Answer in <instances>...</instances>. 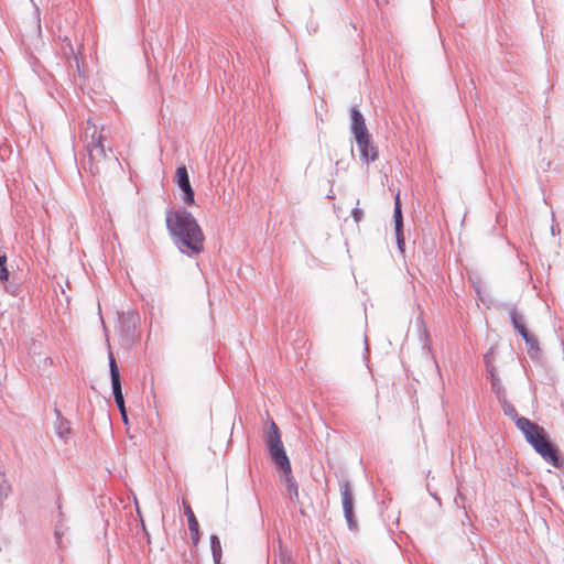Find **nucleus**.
Returning a JSON list of instances; mask_svg holds the SVG:
<instances>
[{
  "mask_svg": "<svg viewBox=\"0 0 564 564\" xmlns=\"http://www.w3.org/2000/svg\"><path fill=\"white\" fill-rule=\"evenodd\" d=\"M505 415L514 421L516 426L522 432L525 441L532 448L550 465L561 468L564 465L557 446L551 441L545 429L538 423L518 414L516 406L510 403L506 395L499 399Z\"/></svg>",
  "mask_w": 564,
  "mask_h": 564,
  "instance_id": "obj_1",
  "label": "nucleus"
},
{
  "mask_svg": "<svg viewBox=\"0 0 564 564\" xmlns=\"http://www.w3.org/2000/svg\"><path fill=\"white\" fill-rule=\"evenodd\" d=\"M166 226L175 242L183 247H202L204 236L195 218L186 210L169 212Z\"/></svg>",
  "mask_w": 564,
  "mask_h": 564,
  "instance_id": "obj_2",
  "label": "nucleus"
},
{
  "mask_svg": "<svg viewBox=\"0 0 564 564\" xmlns=\"http://www.w3.org/2000/svg\"><path fill=\"white\" fill-rule=\"evenodd\" d=\"M265 442L272 462L283 473H291V463L284 449L281 432L278 425L271 421L265 432Z\"/></svg>",
  "mask_w": 564,
  "mask_h": 564,
  "instance_id": "obj_3",
  "label": "nucleus"
},
{
  "mask_svg": "<svg viewBox=\"0 0 564 564\" xmlns=\"http://www.w3.org/2000/svg\"><path fill=\"white\" fill-rule=\"evenodd\" d=\"M88 127L85 130L87 141L86 149L90 161V172L99 173L98 164L107 159L106 148L104 145V137L97 131L96 126L90 127V120L87 121Z\"/></svg>",
  "mask_w": 564,
  "mask_h": 564,
  "instance_id": "obj_4",
  "label": "nucleus"
},
{
  "mask_svg": "<svg viewBox=\"0 0 564 564\" xmlns=\"http://www.w3.org/2000/svg\"><path fill=\"white\" fill-rule=\"evenodd\" d=\"M338 485L341 496L344 517L346 519L347 525L349 530H356L358 524L354 514L355 496L351 484L348 479L343 478L338 481Z\"/></svg>",
  "mask_w": 564,
  "mask_h": 564,
  "instance_id": "obj_5",
  "label": "nucleus"
},
{
  "mask_svg": "<svg viewBox=\"0 0 564 564\" xmlns=\"http://www.w3.org/2000/svg\"><path fill=\"white\" fill-rule=\"evenodd\" d=\"M140 324V316L134 311H128L119 314V328L121 336L129 343H132L138 337V327Z\"/></svg>",
  "mask_w": 564,
  "mask_h": 564,
  "instance_id": "obj_6",
  "label": "nucleus"
},
{
  "mask_svg": "<svg viewBox=\"0 0 564 564\" xmlns=\"http://www.w3.org/2000/svg\"><path fill=\"white\" fill-rule=\"evenodd\" d=\"M175 182L183 193V200L186 205H193L194 191L192 188L186 166H178L175 174Z\"/></svg>",
  "mask_w": 564,
  "mask_h": 564,
  "instance_id": "obj_7",
  "label": "nucleus"
},
{
  "mask_svg": "<svg viewBox=\"0 0 564 564\" xmlns=\"http://www.w3.org/2000/svg\"><path fill=\"white\" fill-rule=\"evenodd\" d=\"M108 360H109V372H110L113 399L115 400L119 399V401H120L123 398L122 387H121V376H120V371H119L117 361H116L112 352H109Z\"/></svg>",
  "mask_w": 564,
  "mask_h": 564,
  "instance_id": "obj_8",
  "label": "nucleus"
},
{
  "mask_svg": "<svg viewBox=\"0 0 564 564\" xmlns=\"http://www.w3.org/2000/svg\"><path fill=\"white\" fill-rule=\"evenodd\" d=\"M356 143L360 152V160L362 162L370 163L378 159V150L370 142V135L356 139Z\"/></svg>",
  "mask_w": 564,
  "mask_h": 564,
  "instance_id": "obj_9",
  "label": "nucleus"
},
{
  "mask_svg": "<svg viewBox=\"0 0 564 564\" xmlns=\"http://www.w3.org/2000/svg\"><path fill=\"white\" fill-rule=\"evenodd\" d=\"M351 132L356 139L370 135L366 127L365 118L357 107L350 109Z\"/></svg>",
  "mask_w": 564,
  "mask_h": 564,
  "instance_id": "obj_10",
  "label": "nucleus"
},
{
  "mask_svg": "<svg viewBox=\"0 0 564 564\" xmlns=\"http://www.w3.org/2000/svg\"><path fill=\"white\" fill-rule=\"evenodd\" d=\"M54 414L56 416L54 422L55 433L61 440L66 441L72 432L70 422L62 415L57 408L54 409Z\"/></svg>",
  "mask_w": 564,
  "mask_h": 564,
  "instance_id": "obj_11",
  "label": "nucleus"
},
{
  "mask_svg": "<svg viewBox=\"0 0 564 564\" xmlns=\"http://www.w3.org/2000/svg\"><path fill=\"white\" fill-rule=\"evenodd\" d=\"M185 516L188 522V530L194 545H197L199 541V524L189 505L185 506Z\"/></svg>",
  "mask_w": 564,
  "mask_h": 564,
  "instance_id": "obj_12",
  "label": "nucleus"
},
{
  "mask_svg": "<svg viewBox=\"0 0 564 564\" xmlns=\"http://www.w3.org/2000/svg\"><path fill=\"white\" fill-rule=\"evenodd\" d=\"M510 322H511L512 326L514 327V329H517L520 335L528 332V328L525 326L524 316L520 312H518L516 308H512L510 311Z\"/></svg>",
  "mask_w": 564,
  "mask_h": 564,
  "instance_id": "obj_13",
  "label": "nucleus"
},
{
  "mask_svg": "<svg viewBox=\"0 0 564 564\" xmlns=\"http://www.w3.org/2000/svg\"><path fill=\"white\" fill-rule=\"evenodd\" d=\"M488 373L490 376V381H491V390L494 393L497 394L498 399H500L501 395L505 394V388L502 386V382L501 380L499 379V377L497 376V370L495 367H491L489 370H488Z\"/></svg>",
  "mask_w": 564,
  "mask_h": 564,
  "instance_id": "obj_14",
  "label": "nucleus"
},
{
  "mask_svg": "<svg viewBox=\"0 0 564 564\" xmlns=\"http://www.w3.org/2000/svg\"><path fill=\"white\" fill-rule=\"evenodd\" d=\"M210 550L215 564H220L221 560V544L216 534L210 535Z\"/></svg>",
  "mask_w": 564,
  "mask_h": 564,
  "instance_id": "obj_15",
  "label": "nucleus"
},
{
  "mask_svg": "<svg viewBox=\"0 0 564 564\" xmlns=\"http://www.w3.org/2000/svg\"><path fill=\"white\" fill-rule=\"evenodd\" d=\"M393 219H394V229H395V231H399L403 227V218H402L401 203H400L399 194H397V196H395Z\"/></svg>",
  "mask_w": 564,
  "mask_h": 564,
  "instance_id": "obj_16",
  "label": "nucleus"
},
{
  "mask_svg": "<svg viewBox=\"0 0 564 564\" xmlns=\"http://www.w3.org/2000/svg\"><path fill=\"white\" fill-rule=\"evenodd\" d=\"M56 506H57V509H58V521L56 523V528H55V538L56 540H59L61 536L63 535L64 533V530H63V517H64V513H63V510H62V501H61V498L57 499L56 501Z\"/></svg>",
  "mask_w": 564,
  "mask_h": 564,
  "instance_id": "obj_17",
  "label": "nucleus"
},
{
  "mask_svg": "<svg viewBox=\"0 0 564 564\" xmlns=\"http://www.w3.org/2000/svg\"><path fill=\"white\" fill-rule=\"evenodd\" d=\"M521 337L525 341V344L529 346V352L531 354L533 350H539V343L538 339L528 332L521 334Z\"/></svg>",
  "mask_w": 564,
  "mask_h": 564,
  "instance_id": "obj_18",
  "label": "nucleus"
},
{
  "mask_svg": "<svg viewBox=\"0 0 564 564\" xmlns=\"http://www.w3.org/2000/svg\"><path fill=\"white\" fill-rule=\"evenodd\" d=\"M521 337L525 341V344L529 346V352L531 354L533 350H539V343L538 339L528 332L521 334Z\"/></svg>",
  "mask_w": 564,
  "mask_h": 564,
  "instance_id": "obj_19",
  "label": "nucleus"
},
{
  "mask_svg": "<svg viewBox=\"0 0 564 564\" xmlns=\"http://www.w3.org/2000/svg\"><path fill=\"white\" fill-rule=\"evenodd\" d=\"M10 492V485L6 479V475L0 473V503L8 498Z\"/></svg>",
  "mask_w": 564,
  "mask_h": 564,
  "instance_id": "obj_20",
  "label": "nucleus"
},
{
  "mask_svg": "<svg viewBox=\"0 0 564 564\" xmlns=\"http://www.w3.org/2000/svg\"><path fill=\"white\" fill-rule=\"evenodd\" d=\"M9 271L7 268V256L0 254V281H8Z\"/></svg>",
  "mask_w": 564,
  "mask_h": 564,
  "instance_id": "obj_21",
  "label": "nucleus"
},
{
  "mask_svg": "<svg viewBox=\"0 0 564 564\" xmlns=\"http://www.w3.org/2000/svg\"><path fill=\"white\" fill-rule=\"evenodd\" d=\"M492 348L484 356V361H485V365H486V368H487V371L491 368V367H495L494 364H492Z\"/></svg>",
  "mask_w": 564,
  "mask_h": 564,
  "instance_id": "obj_22",
  "label": "nucleus"
},
{
  "mask_svg": "<svg viewBox=\"0 0 564 564\" xmlns=\"http://www.w3.org/2000/svg\"><path fill=\"white\" fill-rule=\"evenodd\" d=\"M351 216L356 223H359L364 218V210L358 207H355L351 210Z\"/></svg>",
  "mask_w": 564,
  "mask_h": 564,
  "instance_id": "obj_23",
  "label": "nucleus"
},
{
  "mask_svg": "<svg viewBox=\"0 0 564 564\" xmlns=\"http://www.w3.org/2000/svg\"><path fill=\"white\" fill-rule=\"evenodd\" d=\"M182 253L188 256L189 258L196 257L203 249H180Z\"/></svg>",
  "mask_w": 564,
  "mask_h": 564,
  "instance_id": "obj_24",
  "label": "nucleus"
},
{
  "mask_svg": "<svg viewBox=\"0 0 564 564\" xmlns=\"http://www.w3.org/2000/svg\"><path fill=\"white\" fill-rule=\"evenodd\" d=\"M115 402H116V405H117L121 416H124V413H127L126 405H124V398H122L120 401H119V399L115 400Z\"/></svg>",
  "mask_w": 564,
  "mask_h": 564,
  "instance_id": "obj_25",
  "label": "nucleus"
},
{
  "mask_svg": "<svg viewBox=\"0 0 564 564\" xmlns=\"http://www.w3.org/2000/svg\"><path fill=\"white\" fill-rule=\"evenodd\" d=\"M115 402H116V405H117L121 416H124V413H127L126 405H124V398H122L120 401H119V399L115 400Z\"/></svg>",
  "mask_w": 564,
  "mask_h": 564,
  "instance_id": "obj_26",
  "label": "nucleus"
},
{
  "mask_svg": "<svg viewBox=\"0 0 564 564\" xmlns=\"http://www.w3.org/2000/svg\"><path fill=\"white\" fill-rule=\"evenodd\" d=\"M115 402H116V405H117L121 416H124V413H127L126 405H124V398H122L120 401H119V399L115 400Z\"/></svg>",
  "mask_w": 564,
  "mask_h": 564,
  "instance_id": "obj_27",
  "label": "nucleus"
},
{
  "mask_svg": "<svg viewBox=\"0 0 564 564\" xmlns=\"http://www.w3.org/2000/svg\"><path fill=\"white\" fill-rule=\"evenodd\" d=\"M397 245L398 247H404L405 241L402 232V228L399 231H395Z\"/></svg>",
  "mask_w": 564,
  "mask_h": 564,
  "instance_id": "obj_28",
  "label": "nucleus"
},
{
  "mask_svg": "<svg viewBox=\"0 0 564 564\" xmlns=\"http://www.w3.org/2000/svg\"><path fill=\"white\" fill-rule=\"evenodd\" d=\"M7 290H8L11 294H13V295H15V294H17V292H18V288H17V286H8V288H7Z\"/></svg>",
  "mask_w": 564,
  "mask_h": 564,
  "instance_id": "obj_29",
  "label": "nucleus"
},
{
  "mask_svg": "<svg viewBox=\"0 0 564 564\" xmlns=\"http://www.w3.org/2000/svg\"><path fill=\"white\" fill-rule=\"evenodd\" d=\"M289 488H290V489H293V490H294V494H295V495H297V487H296V485H295V484H290V485H289Z\"/></svg>",
  "mask_w": 564,
  "mask_h": 564,
  "instance_id": "obj_30",
  "label": "nucleus"
},
{
  "mask_svg": "<svg viewBox=\"0 0 564 564\" xmlns=\"http://www.w3.org/2000/svg\"><path fill=\"white\" fill-rule=\"evenodd\" d=\"M124 424H128V416L127 413H124V416H121Z\"/></svg>",
  "mask_w": 564,
  "mask_h": 564,
  "instance_id": "obj_31",
  "label": "nucleus"
},
{
  "mask_svg": "<svg viewBox=\"0 0 564 564\" xmlns=\"http://www.w3.org/2000/svg\"><path fill=\"white\" fill-rule=\"evenodd\" d=\"M281 564H290V561L283 557V558L281 560Z\"/></svg>",
  "mask_w": 564,
  "mask_h": 564,
  "instance_id": "obj_32",
  "label": "nucleus"
},
{
  "mask_svg": "<svg viewBox=\"0 0 564 564\" xmlns=\"http://www.w3.org/2000/svg\"><path fill=\"white\" fill-rule=\"evenodd\" d=\"M556 229H557V226H554V225H553V226L551 227V230H552V234H553V235H555Z\"/></svg>",
  "mask_w": 564,
  "mask_h": 564,
  "instance_id": "obj_33",
  "label": "nucleus"
},
{
  "mask_svg": "<svg viewBox=\"0 0 564 564\" xmlns=\"http://www.w3.org/2000/svg\"><path fill=\"white\" fill-rule=\"evenodd\" d=\"M399 251H400V253H401L403 257L405 256V254H404V253H405V249L400 248V249H399Z\"/></svg>",
  "mask_w": 564,
  "mask_h": 564,
  "instance_id": "obj_34",
  "label": "nucleus"
}]
</instances>
